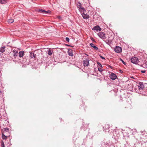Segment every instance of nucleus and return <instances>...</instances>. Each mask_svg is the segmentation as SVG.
Wrapping results in <instances>:
<instances>
[{
  "instance_id": "21",
  "label": "nucleus",
  "mask_w": 147,
  "mask_h": 147,
  "mask_svg": "<svg viewBox=\"0 0 147 147\" xmlns=\"http://www.w3.org/2000/svg\"><path fill=\"white\" fill-rule=\"evenodd\" d=\"M14 21V20L13 19H9L8 20V22L9 23H13Z\"/></svg>"
},
{
  "instance_id": "27",
  "label": "nucleus",
  "mask_w": 147,
  "mask_h": 147,
  "mask_svg": "<svg viewBox=\"0 0 147 147\" xmlns=\"http://www.w3.org/2000/svg\"><path fill=\"white\" fill-rule=\"evenodd\" d=\"M65 40L66 41H67V42H69V38L66 37L65 38Z\"/></svg>"
},
{
  "instance_id": "18",
  "label": "nucleus",
  "mask_w": 147,
  "mask_h": 147,
  "mask_svg": "<svg viewBox=\"0 0 147 147\" xmlns=\"http://www.w3.org/2000/svg\"><path fill=\"white\" fill-rule=\"evenodd\" d=\"M8 136H5L4 134L2 133V138L3 140H6L7 139Z\"/></svg>"
},
{
  "instance_id": "28",
  "label": "nucleus",
  "mask_w": 147,
  "mask_h": 147,
  "mask_svg": "<svg viewBox=\"0 0 147 147\" xmlns=\"http://www.w3.org/2000/svg\"><path fill=\"white\" fill-rule=\"evenodd\" d=\"M100 58L101 59H105V57H103L102 56H100Z\"/></svg>"
},
{
  "instance_id": "13",
  "label": "nucleus",
  "mask_w": 147,
  "mask_h": 147,
  "mask_svg": "<svg viewBox=\"0 0 147 147\" xmlns=\"http://www.w3.org/2000/svg\"><path fill=\"white\" fill-rule=\"evenodd\" d=\"M19 55V57H22L24 55V51H20L18 53Z\"/></svg>"
},
{
  "instance_id": "1",
  "label": "nucleus",
  "mask_w": 147,
  "mask_h": 147,
  "mask_svg": "<svg viewBox=\"0 0 147 147\" xmlns=\"http://www.w3.org/2000/svg\"><path fill=\"white\" fill-rule=\"evenodd\" d=\"M138 89L139 90H142L144 88L143 83L142 82H139L137 85Z\"/></svg>"
},
{
  "instance_id": "20",
  "label": "nucleus",
  "mask_w": 147,
  "mask_h": 147,
  "mask_svg": "<svg viewBox=\"0 0 147 147\" xmlns=\"http://www.w3.org/2000/svg\"><path fill=\"white\" fill-rule=\"evenodd\" d=\"M30 56L31 58H35V55L34 53H30Z\"/></svg>"
},
{
  "instance_id": "9",
  "label": "nucleus",
  "mask_w": 147,
  "mask_h": 147,
  "mask_svg": "<svg viewBox=\"0 0 147 147\" xmlns=\"http://www.w3.org/2000/svg\"><path fill=\"white\" fill-rule=\"evenodd\" d=\"M12 53H13V55L15 58H16L18 56V52L16 50H13Z\"/></svg>"
},
{
  "instance_id": "26",
  "label": "nucleus",
  "mask_w": 147,
  "mask_h": 147,
  "mask_svg": "<svg viewBox=\"0 0 147 147\" xmlns=\"http://www.w3.org/2000/svg\"><path fill=\"white\" fill-rule=\"evenodd\" d=\"M98 70L100 72H102V71H103V69L100 68H98Z\"/></svg>"
},
{
  "instance_id": "12",
  "label": "nucleus",
  "mask_w": 147,
  "mask_h": 147,
  "mask_svg": "<svg viewBox=\"0 0 147 147\" xmlns=\"http://www.w3.org/2000/svg\"><path fill=\"white\" fill-rule=\"evenodd\" d=\"M68 55L71 56H72L73 54L72 52V50L71 49H69L68 51Z\"/></svg>"
},
{
  "instance_id": "14",
  "label": "nucleus",
  "mask_w": 147,
  "mask_h": 147,
  "mask_svg": "<svg viewBox=\"0 0 147 147\" xmlns=\"http://www.w3.org/2000/svg\"><path fill=\"white\" fill-rule=\"evenodd\" d=\"M5 47L4 46L0 48V52L3 53L5 51Z\"/></svg>"
},
{
  "instance_id": "6",
  "label": "nucleus",
  "mask_w": 147,
  "mask_h": 147,
  "mask_svg": "<svg viewBox=\"0 0 147 147\" xmlns=\"http://www.w3.org/2000/svg\"><path fill=\"white\" fill-rule=\"evenodd\" d=\"M89 60L88 59H86L83 61V64L84 66H88L89 65Z\"/></svg>"
},
{
  "instance_id": "29",
  "label": "nucleus",
  "mask_w": 147,
  "mask_h": 147,
  "mask_svg": "<svg viewBox=\"0 0 147 147\" xmlns=\"http://www.w3.org/2000/svg\"><path fill=\"white\" fill-rule=\"evenodd\" d=\"M141 72H142L143 73H145L146 71L145 70H143L141 71Z\"/></svg>"
},
{
  "instance_id": "15",
  "label": "nucleus",
  "mask_w": 147,
  "mask_h": 147,
  "mask_svg": "<svg viewBox=\"0 0 147 147\" xmlns=\"http://www.w3.org/2000/svg\"><path fill=\"white\" fill-rule=\"evenodd\" d=\"M82 16L84 19H88L89 18V16L87 14H85L84 13H83L82 14Z\"/></svg>"
},
{
  "instance_id": "22",
  "label": "nucleus",
  "mask_w": 147,
  "mask_h": 147,
  "mask_svg": "<svg viewBox=\"0 0 147 147\" xmlns=\"http://www.w3.org/2000/svg\"><path fill=\"white\" fill-rule=\"evenodd\" d=\"M6 0H0V2L1 4H5L6 3Z\"/></svg>"
},
{
  "instance_id": "5",
  "label": "nucleus",
  "mask_w": 147,
  "mask_h": 147,
  "mask_svg": "<svg viewBox=\"0 0 147 147\" xmlns=\"http://www.w3.org/2000/svg\"><path fill=\"white\" fill-rule=\"evenodd\" d=\"M115 51L117 53H120L122 51V49L121 47L117 46L115 48Z\"/></svg>"
},
{
  "instance_id": "7",
  "label": "nucleus",
  "mask_w": 147,
  "mask_h": 147,
  "mask_svg": "<svg viewBox=\"0 0 147 147\" xmlns=\"http://www.w3.org/2000/svg\"><path fill=\"white\" fill-rule=\"evenodd\" d=\"M82 4L80 2H78L77 4V6L79 8V11H82L84 9L83 7H81Z\"/></svg>"
},
{
  "instance_id": "10",
  "label": "nucleus",
  "mask_w": 147,
  "mask_h": 147,
  "mask_svg": "<svg viewBox=\"0 0 147 147\" xmlns=\"http://www.w3.org/2000/svg\"><path fill=\"white\" fill-rule=\"evenodd\" d=\"M39 11L40 13H50L51 12V11H46L43 9H39Z\"/></svg>"
},
{
  "instance_id": "32",
  "label": "nucleus",
  "mask_w": 147,
  "mask_h": 147,
  "mask_svg": "<svg viewBox=\"0 0 147 147\" xmlns=\"http://www.w3.org/2000/svg\"><path fill=\"white\" fill-rule=\"evenodd\" d=\"M93 40L94 41V39H93Z\"/></svg>"
},
{
  "instance_id": "31",
  "label": "nucleus",
  "mask_w": 147,
  "mask_h": 147,
  "mask_svg": "<svg viewBox=\"0 0 147 147\" xmlns=\"http://www.w3.org/2000/svg\"><path fill=\"white\" fill-rule=\"evenodd\" d=\"M1 93V91L0 90V94Z\"/></svg>"
},
{
  "instance_id": "8",
  "label": "nucleus",
  "mask_w": 147,
  "mask_h": 147,
  "mask_svg": "<svg viewBox=\"0 0 147 147\" xmlns=\"http://www.w3.org/2000/svg\"><path fill=\"white\" fill-rule=\"evenodd\" d=\"M92 30H96L97 31H100L101 30V28L99 26L97 25L94 27L92 29Z\"/></svg>"
},
{
  "instance_id": "16",
  "label": "nucleus",
  "mask_w": 147,
  "mask_h": 147,
  "mask_svg": "<svg viewBox=\"0 0 147 147\" xmlns=\"http://www.w3.org/2000/svg\"><path fill=\"white\" fill-rule=\"evenodd\" d=\"M90 45L94 49L96 50H98V48L96 47V46H95L92 43H91L90 44Z\"/></svg>"
},
{
  "instance_id": "11",
  "label": "nucleus",
  "mask_w": 147,
  "mask_h": 147,
  "mask_svg": "<svg viewBox=\"0 0 147 147\" xmlns=\"http://www.w3.org/2000/svg\"><path fill=\"white\" fill-rule=\"evenodd\" d=\"M109 125H107L105 127V132H109ZM103 128H104V130H105V127H103Z\"/></svg>"
},
{
  "instance_id": "4",
  "label": "nucleus",
  "mask_w": 147,
  "mask_h": 147,
  "mask_svg": "<svg viewBox=\"0 0 147 147\" xmlns=\"http://www.w3.org/2000/svg\"><path fill=\"white\" fill-rule=\"evenodd\" d=\"M109 77L110 79L114 80L116 78L117 76L115 74L112 73L110 75Z\"/></svg>"
},
{
  "instance_id": "3",
  "label": "nucleus",
  "mask_w": 147,
  "mask_h": 147,
  "mask_svg": "<svg viewBox=\"0 0 147 147\" xmlns=\"http://www.w3.org/2000/svg\"><path fill=\"white\" fill-rule=\"evenodd\" d=\"M98 36L101 39L104 40L106 38L105 34L103 32H100L98 34Z\"/></svg>"
},
{
  "instance_id": "17",
  "label": "nucleus",
  "mask_w": 147,
  "mask_h": 147,
  "mask_svg": "<svg viewBox=\"0 0 147 147\" xmlns=\"http://www.w3.org/2000/svg\"><path fill=\"white\" fill-rule=\"evenodd\" d=\"M53 53V51L50 49H49L47 51V53L49 55H51Z\"/></svg>"
},
{
  "instance_id": "30",
  "label": "nucleus",
  "mask_w": 147,
  "mask_h": 147,
  "mask_svg": "<svg viewBox=\"0 0 147 147\" xmlns=\"http://www.w3.org/2000/svg\"><path fill=\"white\" fill-rule=\"evenodd\" d=\"M66 45L67 46H70L69 45Z\"/></svg>"
},
{
  "instance_id": "24",
  "label": "nucleus",
  "mask_w": 147,
  "mask_h": 147,
  "mask_svg": "<svg viewBox=\"0 0 147 147\" xmlns=\"http://www.w3.org/2000/svg\"><path fill=\"white\" fill-rule=\"evenodd\" d=\"M120 60L121 61L122 63L125 65H126L124 61L123 60L121 59L120 58Z\"/></svg>"
},
{
  "instance_id": "19",
  "label": "nucleus",
  "mask_w": 147,
  "mask_h": 147,
  "mask_svg": "<svg viewBox=\"0 0 147 147\" xmlns=\"http://www.w3.org/2000/svg\"><path fill=\"white\" fill-rule=\"evenodd\" d=\"M9 131V129L8 128H4L3 130V131L2 132V133H5V132H8Z\"/></svg>"
},
{
  "instance_id": "2",
  "label": "nucleus",
  "mask_w": 147,
  "mask_h": 147,
  "mask_svg": "<svg viewBox=\"0 0 147 147\" xmlns=\"http://www.w3.org/2000/svg\"><path fill=\"white\" fill-rule=\"evenodd\" d=\"M131 62L135 64H136L138 61V59L137 57H134L131 58Z\"/></svg>"
},
{
  "instance_id": "25",
  "label": "nucleus",
  "mask_w": 147,
  "mask_h": 147,
  "mask_svg": "<svg viewBox=\"0 0 147 147\" xmlns=\"http://www.w3.org/2000/svg\"><path fill=\"white\" fill-rule=\"evenodd\" d=\"M1 147H4V142L3 141L1 143Z\"/></svg>"
},
{
  "instance_id": "23",
  "label": "nucleus",
  "mask_w": 147,
  "mask_h": 147,
  "mask_svg": "<svg viewBox=\"0 0 147 147\" xmlns=\"http://www.w3.org/2000/svg\"><path fill=\"white\" fill-rule=\"evenodd\" d=\"M97 63L98 66L101 67H102V65L99 62H97Z\"/></svg>"
}]
</instances>
